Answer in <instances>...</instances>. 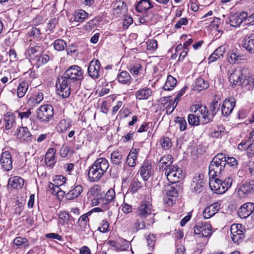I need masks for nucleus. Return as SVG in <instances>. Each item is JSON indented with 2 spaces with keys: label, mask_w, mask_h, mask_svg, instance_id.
<instances>
[{
  "label": "nucleus",
  "mask_w": 254,
  "mask_h": 254,
  "mask_svg": "<svg viewBox=\"0 0 254 254\" xmlns=\"http://www.w3.org/2000/svg\"><path fill=\"white\" fill-rule=\"evenodd\" d=\"M103 72V69L101 68V64L98 60H92L89 64L88 68L89 75L93 79L98 78Z\"/></svg>",
  "instance_id": "obj_12"
},
{
  "label": "nucleus",
  "mask_w": 254,
  "mask_h": 254,
  "mask_svg": "<svg viewBox=\"0 0 254 254\" xmlns=\"http://www.w3.org/2000/svg\"><path fill=\"white\" fill-rule=\"evenodd\" d=\"M88 194L91 199V204L96 206L100 204V201L103 197V191L100 187L95 186L90 189Z\"/></svg>",
  "instance_id": "obj_13"
},
{
  "label": "nucleus",
  "mask_w": 254,
  "mask_h": 254,
  "mask_svg": "<svg viewBox=\"0 0 254 254\" xmlns=\"http://www.w3.org/2000/svg\"><path fill=\"white\" fill-rule=\"evenodd\" d=\"M175 122L176 124H179V128L181 131L185 130L187 128V122L185 119L181 117H177L175 120Z\"/></svg>",
  "instance_id": "obj_57"
},
{
  "label": "nucleus",
  "mask_w": 254,
  "mask_h": 254,
  "mask_svg": "<svg viewBox=\"0 0 254 254\" xmlns=\"http://www.w3.org/2000/svg\"><path fill=\"white\" fill-rule=\"evenodd\" d=\"M242 47L250 54H254V34L245 36L242 40Z\"/></svg>",
  "instance_id": "obj_19"
},
{
  "label": "nucleus",
  "mask_w": 254,
  "mask_h": 254,
  "mask_svg": "<svg viewBox=\"0 0 254 254\" xmlns=\"http://www.w3.org/2000/svg\"><path fill=\"white\" fill-rule=\"evenodd\" d=\"M82 191V187L80 185H77L65 194V197L68 200H72L78 197Z\"/></svg>",
  "instance_id": "obj_29"
},
{
  "label": "nucleus",
  "mask_w": 254,
  "mask_h": 254,
  "mask_svg": "<svg viewBox=\"0 0 254 254\" xmlns=\"http://www.w3.org/2000/svg\"><path fill=\"white\" fill-rule=\"evenodd\" d=\"M45 161L48 166L53 167L56 162L55 156L45 155Z\"/></svg>",
  "instance_id": "obj_64"
},
{
  "label": "nucleus",
  "mask_w": 254,
  "mask_h": 254,
  "mask_svg": "<svg viewBox=\"0 0 254 254\" xmlns=\"http://www.w3.org/2000/svg\"><path fill=\"white\" fill-rule=\"evenodd\" d=\"M64 75L70 82H74V84L78 83L80 85V82L84 78V71L80 66L73 65L66 70Z\"/></svg>",
  "instance_id": "obj_7"
},
{
  "label": "nucleus",
  "mask_w": 254,
  "mask_h": 254,
  "mask_svg": "<svg viewBox=\"0 0 254 254\" xmlns=\"http://www.w3.org/2000/svg\"><path fill=\"white\" fill-rule=\"evenodd\" d=\"M50 57L48 55H43L42 53L38 56V57H36L34 59V60L36 61L35 64L38 67L48 63Z\"/></svg>",
  "instance_id": "obj_45"
},
{
  "label": "nucleus",
  "mask_w": 254,
  "mask_h": 254,
  "mask_svg": "<svg viewBox=\"0 0 254 254\" xmlns=\"http://www.w3.org/2000/svg\"><path fill=\"white\" fill-rule=\"evenodd\" d=\"M112 6L115 12L121 14V12L126 9L127 5L124 1L120 0L114 1L112 3Z\"/></svg>",
  "instance_id": "obj_43"
},
{
  "label": "nucleus",
  "mask_w": 254,
  "mask_h": 254,
  "mask_svg": "<svg viewBox=\"0 0 254 254\" xmlns=\"http://www.w3.org/2000/svg\"><path fill=\"white\" fill-rule=\"evenodd\" d=\"M62 81L59 79V88L58 89V94L63 98H67L70 92H76L80 87V84L74 83V86L71 84V82L64 75L61 77Z\"/></svg>",
  "instance_id": "obj_5"
},
{
  "label": "nucleus",
  "mask_w": 254,
  "mask_h": 254,
  "mask_svg": "<svg viewBox=\"0 0 254 254\" xmlns=\"http://www.w3.org/2000/svg\"><path fill=\"white\" fill-rule=\"evenodd\" d=\"M228 22L230 25L233 27H237L242 23V20H240L238 15L236 14L230 16L229 18Z\"/></svg>",
  "instance_id": "obj_51"
},
{
  "label": "nucleus",
  "mask_w": 254,
  "mask_h": 254,
  "mask_svg": "<svg viewBox=\"0 0 254 254\" xmlns=\"http://www.w3.org/2000/svg\"><path fill=\"white\" fill-rule=\"evenodd\" d=\"M123 159L122 153L119 150H115L111 154V162L116 165L121 164Z\"/></svg>",
  "instance_id": "obj_33"
},
{
  "label": "nucleus",
  "mask_w": 254,
  "mask_h": 254,
  "mask_svg": "<svg viewBox=\"0 0 254 254\" xmlns=\"http://www.w3.org/2000/svg\"><path fill=\"white\" fill-rule=\"evenodd\" d=\"M43 50L44 46L42 43H31L26 50V53L29 59L33 61L42 53Z\"/></svg>",
  "instance_id": "obj_14"
},
{
  "label": "nucleus",
  "mask_w": 254,
  "mask_h": 254,
  "mask_svg": "<svg viewBox=\"0 0 254 254\" xmlns=\"http://www.w3.org/2000/svg\"><path fill=\"white\" fill-rule=\"evenodd\" d=\"M91 215V212H88L82 215H81L78 220V223L79 226L81 225L86 226L89 221L88 217Z\"/></svg>",
  "instance_id": "obj_54"
},
{
  "label": "nucleus",
  "mask_w": 254,
  "mask_h": 254,
  "mask_svg": "<svg viewBox=\"0 0 254 254\" xmlns=\"http://www.w3.org/2000/svg\"><path fill=\"white\" fill-rule=\"evenodd\" d=\"M54 115V108L51 105H41L36 111L37 119L43 124H48L52 120Z\"/></svg>",
  "instance_id": "obj_6"
},
{
  "label": "nucleus",
  "mask_w": 254,
  "mask_h": 254,
  "mask_svg": "<svg viewBox=\"0 0 254 254\" xmlns=\"http://www.w3.org/2000/svg\"><path fill=\"white\" fill-rule=\"evenodd\" d=\"M153 7L151 0H140L135 6V9L138 12H143Z\"/></svg>",
  "instance_id": "obj_27"
},
{
  "label": "nucleus",
  "mask_w": 254,
  "mask_h": 254,
  "mask_svg": "<svg viewBox=\"0 0 254 254\" xmlns=\"http://www.w3.org/2000/svg\"><path fill=\"white\" fill-rule=\"evenodd\" d=\"M199 113L202 115L204 124H207L213 121L214 117L205 106L201 108Z\"/></svg>",
  "instance_id": "obj_35"
},
{
  "label": "nucleus",
  "mask_w": 254,
  "mask_h": 254,
  "mask_svg": "<svg viewBox=\"0 0 254 254\" xmlns=\"http://www.w3.org/2000/svg\"><path fill=\"white\" fill-rule=\"evenodd\" d=\"M28 88V84L25 81H22L18 85L17 89V94L18 97H23Z\"/></svg>",
  "instance_id": "obj_41"
},
{
  "label": "nucleus",
  "mask_w": 254,
  "mask_h": 254,
  "mask_svg": "<svg viewBox=\"0 0 254 254\" xmlns=\"http://www.w3.org/2000/svg\"><path fill=\"white\" fill-rule=\"evenodd\" d=\"M29 246V241L26 238L17 237L13 241L12 247L15 249H25Z\"/></svg>",
  "instance_id": "obj_28"
},
{
  "label": "nucleus",
  "mask_w": 254,
  "mask_h": 254,
  "mask_svg": "<svg viewBox=\"0 0 254 254\" xmlns=\"http://www.w3.org/2000/svg\"><path fill=\"white\" fill-rule=\"evenodd\" d=\"M8 185L14 189H20L24 185V180L19 177L15 176L9 179Z\"/></svg>",
  "instance_id": "obj_32"
},
{
  "label": "nucleus",
  "mask_w": 254,
  "mask_h": 254,
  "mask_svg": "<svg viewBox=\"0 0 254 254\" xmlns=\"http://www.w3.org/2000/svg\"><path fill=\"white\" fill-rule=\"evenodd\" d=\"M115 191L114 190L112 189H109L106 193H105L104 191H103V198L114 202L115 200Z\"/></svg>",
  "instance_id": "obj_55"
},
{
  "label": "nucleus",
  "mask_w": 254,
  "mask_h": 254,
  "mask_svg": "<svg viewBox=\"0 0 254 254\" xmlns=\"http://www.w3.org/2000/svg\"><path fill=\"white\" fill-rule=\"evenodd\" d=\"M131 76L126 71H121L117 76L118 81L122 84H129L131 81Z\"/></svg>",
  "instance_id": "obj_38"
},
{
  "label": "nucleus",
  "mask_w": 254,
  "mask_h": 254,
  "mask_svg": "<svg viewBox=\"0 0 254 254\" xmlns=\"http://www.w3.org/2000/svg\"><path fill=\"white\" fill-rule=\"evenodd\" d=\"M1 168L5 171H9L12 168V161L11 153L8 151H3L0 159Z\"/></svg>",
  "instance_id": "obj_16"
},
{
  "label": "nucleus",
  "mask_w": 254,
  "mask_h": 254,
  "mask_svg": "<svg viewBox=\"0 0 254 254\" xmlns=\"http://www.w3.org/2000/svg\"><path fill=\"white\" fill-rule=\"evenodd\" d=\"M60 155L62 157L70 156L73 153V150L67 145L64 144L60 151Z\"/></svg>",
  "instance_id": "obj_46"
},
{
  "label": "nucleus",
  "mask_w": 254,
  "mask_h": 254,
  "mask_svg": "<svg viewBox=\"0 0 254 254\" xmlns=\"http://www.w3.org/2000/svg\"><path fill=\"white\" fill-rule=\"evenodd\" d=\"M236 102L234 99H225L221 107L222 114L225 116H229L232 112L235 106Z\"/></svg>",
  "instance_id": "obj_20"
},
{
  "label": "nucleus",
  "mask_w": 254,
  "mask_h": 254,
  "mask_svg": "<svg viewBox=\"0 0 254 254\" xmlns=\"http://www.w3.org/2000/svg\"><path fill=\"white\" fill-rule=\"evenodd\" d=\"M233 180L231 177H227L224 180L214 178L210 179L209 186L211 190L217 194L225 192L231 186Z\"/></svg>",
  "instance_id": "obj_4"
},
{
  "label": "nucleus",
  "mask_w": 254,
  "mask_h": 254,
  "mask_svg": "<svg viewBox=\"0 0 254 254\" xmlns=\"http://www.w3.org/2000/svg\"><path fill=\"white\" fill-rule=\"evenodd\" d=\"M93 164L104 174L107 172L110 166L108 160L102 157L96 159Z\"/></svg>",
  "instance_id": "obj_26"
},
{
  "label": "nucleus",
  "mask_w": 254,
  "mask_h": 254,
  "mask_svg": "<svg viewBox=\"0 0 254 254\" xmlns=\"http://www.w3.org/2000/svg\"><path fill=\"white\" fill-rule=\"evenodd\" d=\"M177 84V80L172 75H168L165 84L163 86L165 90H171L173 89Z\"/></svg>",
  "instance_id": "obj_40"
},
{
  "label": "nucleus",
  "mask_w": 254,
  "mask_h": 254,
  "mask_svg": "<svg viewBox=\"0 0 254 254\" xmlns=\"http://www.w3.org/2000/svg\"><path fill=\"white\" fill-rule=\"evenodd\" d=\"M142 69V65L139 64H136L130 67L129 71L133 75H138L140 71Z\"/></svg>",
  "instance_id": "obj_61"
},
{
  "label": "nucleus",
  "mask_w": 254,
  "mask_h": 254,
  "mask_svg": "<svg viewBox=\"0 0 254 254\" xmlns=\"http://www.w3.org/2000/svg\"><path fill=\"white\" fill-rule=\"evenodd\" d=\"M112 202H114L110 200H108V199H106L102 197L101 200L100 201V204L104 210H107L110 208L111 203Z\"/></svg>",
  "instance_id": "obj_63"
},
{
  "label": "nucleus",
  "mask_w": 254,
  "mask_h": 254,
  "mask_svg": "<svg viewBox=\"0 0 254 254\" xmlns=\"http://www.w3.org/2000/svg\"><path fill=\"white\" fill-rule=\"evenodd\" d=\"M156 241V237L154 235H149L147 238V242L149 249L152 251L154 249V246Z\"/></svg>",
  "instance_id": "obj_62"
},
{
  "label": "nucleus",
  "mask_w": 254,
  "mask_h": 254,
  "mask_svg": "<svg viewBox=\"0 0 254 254\" xmlns=\"http://www.w3.org/2000/svg\"><path fill=\"white\" fill-rule=\"evenodd\" d=\"M165 174L168 180L171 183L177 184L184 176L182 170L178 165H175L167 169Z\"/></svg>",
  "instance_id": "obj_10"
},
{
  "label": "nucleus",
  "mask_w": 254,
  "mask_h": 254,
  "mask_svg": "<svg viewBox=\"0 0 254 254\" xmlns=\"http://www.w3.org/2000/svg\"><path fill=\"white\" fill-rule=\"evenodd\" d=\"M5 128L6 130L10 129L15 123V117L13 113H7L4 118Z\"/></svg>",
  "instance_id": "obj_37"
},
{
  "label": "nucleus",
  "mask_w": 254,
  "mask_h": 254,
  "mask_svg": "<svg viewBox=\"0 0 254 254\" xmlns=\"http://www.w3.org/2000/svg\"><path fill=\"white\" fill-rule=\"evenodd\" d=\"M188 122L190 125L197 126L199 125V116L197 114H189L188 117Z\"/></svg>",
  "instance_id": "obj_49"
},
{
  "label": "nucleus",
  "mask_w": 254,
  "mask_h": 254,
  "mask_svg": "<svg viewBox=\"0 0 254 254\" xmlns=\"http://www.w3.org/2000/svg\"><path fill=\"white\" fill-rule=\"evenodd\" d=\"M238 192L239 195L246 196L254 194V180L242 182L239 186Z\"/></svg>",
  "instance_id": "obj_15"
},
{
  "label": "nucleus",
  "mask_w": 254,
  "mask_h": 254,
  "mask_svg": "<svg viewBox=\"0 0 254 254\" xmlns=\"http://www.w3.org/2000/svg\"><path fill=\"white\" fill-rule=\"evenodd\" d=\"M226 162V155L223 153H218L214 156L209 166V176L213 179L216 177L219 176L224 171Z\"/></svg>",
  "instance_id": "obj_2"
},
{
  "label": "nucleus",
  "mask_w": 254,
  "mask_h": 254,
  "mask_svg": "<svg viewBox=\"0 0 254 254\" xmlns=\"http://www.w3.org/2000/svg\"><path fill=\"white\" fill-rule=\"evenodd\" d=\"M193 232L199 237L209 236L212 233L211 226L209 222H198L193 228Z\"/></svg>",
  "instance_id": "obj_9"
},
{
  "label": "nucleus",
  "mask_w": 254,
  "mask_h": 254,
  "mask_svg": "<svg viewBox=\"0 0 254 254\" xmlns=\"http://www.w3.org/2000/svg\"><path fill=\"white\" fill-rule=\"evenodd\" d=\"M226 156H227L226 155ZM226 164H228L230 166L233 168H236L238 165L237 160L233 157L226 156Z\"/></svg>",
  "instance_id": "obj_60"
},
{
  "label": "nucleus",
  "mask_w": 254,
  "mask_h": 254,
  "mask_svg": "<svg viewBox=\"0 0 254 254\" xmlns=\"http://www.w3.org/2000/svg\"><path fill=\"white\" fill-rule=\"evenodd\" d=\"M171 185H168L164 186L162 191L163 193L168 197L166 203L172 205L173 203V198H176L178 196V190L180 189L179 185L175 183H171Z\"/></svg>",
  "instance_id": "obj_8"
},
{
  "label": "nucleus",
  "mask_w": 254,
  "mask_h": 254,
  "mask_svg": "<svg viewBox=\"0 0 254 254\" xmlns=\"http://www.w3.org/2000/svg\"><path fill=\"white\" fill-rule=\"evenodd\" d=\"M71 127L70 121L63 119L60 121L57 126V129L59 132H63Z\"/></svg>",
  "instance_id": "obj_44"
},
{
  "label": "nucleus",
  "mask_w": 254,
  "mask_h": 254,
  "mask_svg": "<svg viewBox=\"0 0 254 254\" xmlns=\"http://www.w3.org/2000/svg\"><path fill=\"white\" fill-rule=\"evenodd\" d=\"M41 31L40 29L36 27H32L28 32V35L30 37H33L36 39H41Z\"/></svg>",
  "instance_id": "obj_53"
},
{
  "label": "nucleus",
  "mask_w": 254,
  "mask_h": 254,
  "mask_svg": "<svg viewBox=\"0 0 254 254\" xmlns=\"http://www.w3.org/2000/svg\"><path fill=\"white\" fill-rule=\"evenodd\" d=\"M139 149L138 148H135L132 149L129 154L128 155L126 163L129 167H134L136 164V161L137 159V155Z\"/></svg>",
  "instance_id": "obj_30"
},
{
  "label": "nucleus",
  "mask_w": 254,
  "mask_h": 254,
  "mask_svg": "<svg viewBox=\"0 0 254 254\" xmlns=\"http://www.w3.org/2000/svg\"><path fill=\"white\" fill-rule=\"evenodd\" d=\"M66 178L62 175H56L53 179L54 183L56 186H62L65 183Z\"/></svg>",
  "instance_id": "obj_58"
},
{
  "label": "nucleus",
  "mask_w": 254,
  "mask_h": 254,
  "mask_svg": "<svg viewBox=\"0 0 254 254\" xmlns=\"http://www.w3.org/2000/svg\"><path fill=\"white\" fill-rule=\"evenodd\" d=\"M173 162V157L170 154L163 155L160 159L158 165L159 169L162 170H167L171 167Z\"/></svg>",
  "instance_id": "obj_23"
},
{
  "label": "nucleus",
  "mask_w": 254,
  "mask_h": 254,
  "mask_svg": "<svg viewBox=\"0 0 254 254\" xmlns=\"http://www.w3.org/2000/svg\"><path fill=\"white\" fill-rule=\"evenodd\" d=\"M140 174L143 180L148 181L153 174V170L151 163L148 160L143 162L139 169Z\"/></svg>",
  "instance_id": "obj_17"
},
{
  "label": "nucleus",
  "mask_w": 254,
  "mask_h": 254,
  "mask_svg": "<svg viewBox=\"0 0 254 254\" xmlns=\"http://www.w3.org/2000/svg\"><path fill=\"white\" fill-rule=\"evenodd\" d=\"M152 94V90L149 88H144L136 91L135 96L138 100L147 99Z\"/></svg>",
  "instance_id": "obj_31"
},
{
  "label": "nucleus",
  "mask_w": 254,
  "mask_h": 254,
  "mask_svg": "<svg viewBox=\"0 0 254 254\" xmlns=\"http://www.w3.org/2000/svg\"><path fill=\"white\" fill-rule=\"evenodd\" d=\"M220 207V204L214 203L205 207L203 212V216L205 219H209L213 216L219 211Z\"/></svg>",
  "instance_id": "obj_22"
},
{
  "label": "nucleus",
  "mask_w": 254,
  "mask_h": 254,
  "mask_svg": "<svg viewBox=\"0 0 254 254\" xmlns=\"http://www.w3.org/2000/svg\"><path fill=\"white\" fill-rule=\"evenodd\" d=\"M229 82L235 86H241L247 90L254 87V75L244 74L242 70H235L229 77Z\"/></svg>",
  "instance_id": "obj_1"
},
{
  "label": "nucleus",
  "mask_w": 254,
  "mask_h": 254,
  "mask_svg": "<svg viewBox=\"0 0 254 254\" xmlns=\"http://www.w3.org/2000/svg\"><path fill=\"white\" fill-rule=\"evenodd\" d=\"M231 235L236 234L237 235H244V233L243 230L242 226L241 224H234L230 228Z\"/></svg>",
  "instance_id": "obj_47"
},
{
  "label": "nucleus",
  "mask_w": 254,
  "mask_h": 254,
  "mask_svg": "<svg viewBox=\"0 0 254 254\" xmlns=\"http://www.w3.org/2000/svg\"><path fill=\"white\" fill-rule=\"evenodd\" d=\"M204 184V175L199 174L193 177L190 186V190L196 194L199 193L203 190Z\"/></svg>",
  "instance_id": "obj_11"
},
{
  "label": "nucleus",
  "mask_w": 254,
  "mask_h": 254,
  "mask_svg": "<svg viewBox=\"0 0 254 254\" xmlns=\"http://www.w3.org/2000/svg\"><path fill=\"white\" fill-rule=\"evenodd\" d=\"M220 104H219L218 101L215 100L212 101L210 105V112L211 114L213 116V117L215 116L217 112L219 110V107Z\"/></svg>",
  "instance_id": "obj_59"
},
{
  "label": "nucleus",
  "mask_w": 254,
  "mask_h": 254,
  "mask_svg": "<svg viewBox=\"0 0 254 254\" xmlns=\"http://www.w3.org/2000/svg\"><path fill=\"white\" fill-rule=\"evenodd\" d=\"M153 211L151 203L147 201H142L137 209L136 216L145 218L147 225L150 226L155 222L154 218L155 214L152 213Z\"/></svg>",
  "instance_id": "obj_3"
},
{
  "label": "nucleus",
  "mask_w": 254,
  "mask_h": 254,
  "mask_svg": "<svg viewBox=\"0 0 254 254\" xmlns=\"http://www.w3.org/2000/svg\"><path fill=\"white\" fill-rule=\"evenodd\" d=\"M88 16V13L85 10L79 9L74 12L73 20L78 22H82Z\"/></svg>",
  "instance_id": "obj_36"
},
{
  "label": "nucleus",
  "mask_w": 254,
  "mask_h": 254,
  "mask_svg": "<svg viewBox=\"0 0 254 254\" xmlns=\"http://www.w3.org/2000/svg\"><path fill=\"white\" fill-rule=\"evenodd\" d=\"M209 86L208 83L201 77H199L196 79L195 85L194 86V90L201 91L207 88Z\"/></svg>",
  "instance_id": "obj_39"
},
{
  "label": "nucleus",
  "mask_w": 254,
  "mask_h": 254,
  "mask_svg": "<svg viewBox=\"0 0 254 254\" xmlns=\"http://www.w3.org/2000/svg\"><path fill=\"white\" fill-rule=\"evenodd\" d=\"M104 174L97 169L93 164L90 167L88 173V180L90 182H97L103 176Z\"/></svg>",
  "instance_id": "obj_21"
},
{
  "label": "nucleus",
  "mask_w": 254,
  "mask_h": 254,
  "mask_svg": "<svg viewBox=\"0 0 254 254\" xmlns=\"http://www.w3.org/2000/svg\"><path fill=\"white\" fill-rule=\"evenodd\" d=\"M254 203L247 202L243 204L239 209L238 214L242 219L248 217L251 214H254Z\"/></svg>",
  "instance_id": "obj_18"
},
{
  "label": "nucleus",
  "mask_w": 254,
  "mask_h": 254,
  "mask_svg": "<svg viewBox=\"0 0 254 254\" xmlns=\"http://www.w3.org/2000/svg\"><path fill=\"white\" fill-rule=\"evenodd\" d=\"M17 137L18 139L26 142L31 141L32 136L27 127H21L18 129L17 133Z\"/></svg>",
  "instance_id": "obj_25"
},
{
  "label": "nucleus",
  "mask_w": 254,
  "mask_h": 254,
  "mask_svg": "<svg viewBox=\"0 0 254 254\" xmlns=\"http://www.w3.org/2000/svg\"><path fill=\"white\" fill-rule=\"evenodd\" d=\"M136 221L133 225V229L135 231H138L141 229L145 228L146 225H147L146 221L145 218L137 217Z\"/></svg>",
  "instance_id": "obj_42"
},
{
  "label": "nucleus",
  "mask_w": 254,
  "mask_h": 254,
  "mask_svg": "<svg viewBox=\"0 0 254 254\" xmlns=\"http://www.w3.org/2000/svg\"><path fill=\"white\" fill-rule=\"evenodd\" d=\"M54 49L58 51H62L67 47L66 42L62 39L56 40L53 44Z\"/></svg>",
  "instance_id": "obj_48"
},
{
  "label": "nucleus",
  "mask_w": 254,
  "mask_h": 254,
  "mask_svg": "<svg viewBox=\"0 0 254 254\" xmlns=\"http://www.w3.org/2000/svg\"><path fill=\"white\" fill-rule=\"evenodd\" d=\"M162 148L164 150L170 149L172 146V142L168 137L163 136L160 140Z\"/></svg>",
  "instance_id": "obj_50"
},
{
  "label": "nucleus",
  "mask_w": 254,
  "mask_h": 254,
  "mask_svg": "<svg viewBox=\"0 0 254 254\" xmlns=\"http://www.w3.org/2000/svg\"><path fill=\"white\" fill-rule=\"evenodd\" d=\"M108 243L117 251H123L126 249V247L124 245L121 246L118 241H109Z\"/></svg>",
  "instance_id": "obj_56"
},
{
  "label": "nucleus",
  "mask_w": 254,
  "mask_h": 254,
  "mask_svg": "<svg viewBox=\"0 0 254 254\" xmlns=\"http://www.w3.org/2000/svg\"><path fill=\"white\" fill-rule=\"evenodd\" d=\"M245 56L241 51L233 50L228 54V61L230 63L234 64L245 59Z\"/></svg>",
  "instance_id": "obj_24"
},
{
  "label": "nucleus",
  "mask_w": 254,
  "mask_h": 254,
  "mask_svg": "<svg viewBox=\"0 0 254 254\" xmlns=\"http://www.w3.org/2000/svg\"><path fill=\"white\" fill-rule=\"evenodd\" d=\"M142 186V183L139 181L137 178H134L130 183L128 191L133 194L136 192Z\"/></svg>",
  "instance_id": "obj_34"
},
{
  "label": "nucleus",
  "mask_w": 254,
  "mask_h": 254,
  "mask_svg": "<svg viewBox=\"0 0 254 254\" xmlns=\"http://www.w3.org/2000/svg\"><path fill=\"white\" fill-rule=\"evenodd\" d=\"M100 21V18L96 17L88 21L85 25V28L87 30H91L94 29L99 25Z\"/></svg>",
  "instance_id": "obj_52"
}]
</instances>
